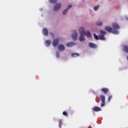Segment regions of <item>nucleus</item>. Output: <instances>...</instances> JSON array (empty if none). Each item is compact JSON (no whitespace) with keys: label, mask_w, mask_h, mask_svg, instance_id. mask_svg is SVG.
Instances as JSON below:
<instances>
[{"label":"nucleus","mask_w":128,"mask_h":128,"mask_svg":"<svg viewBox=\"0 0 128 128\" xmlns=\"http://www.w3.org/2000/svg\"><path fill=\"white\" fill-rule=\"evenodd\" d=\"M50 34L52 36L53 38H54V33L50 32Z\"/></svg>","instance_id":"27"},{"label":"nucleus","mask_w":128,"mask_h":128,"mask_svg":"<svg viewBox=\"0 0 128 128\" xmlns=\"http://www.w3.org/2000/svg\"><path fill=\"white\" fill-rule=\"evenodd\" d=\"M43 34L46 36H48V30L46 28H44L42 30Z\"/></svg>","instance_id":"11"},{"label":"nucleus","mask_w":128,"mask_h":128,"mask_svg":"<svg viewBox=\"0 0 128 128\" xmlns=\"http://www.w3.org/2000/svg\"><path fill=\"white\" fill-rule=\"evenodd\" d=\"M79 32L80 34H86V31H84V28L82 27H80L79 29Z\"/></svg>","instance_id":"10"},{"label":"nucleus","mask_w":128,"mask_h":128,"mask_svg":"<svg viewBox=\"0 0 128 128\" xmlns=\"http://www.w3.org/2000/svg\"><path fill=\"white\" fill-rule=\"evenodd\" d=\"M79 40L80 42H84V40H86V38H84V34H80L79 38Z\"/></svg>","instance_id":"12"},{"label":"nucleus","mask_w":128,"mask_h":128,"mask_svg":"<svg viewBox=\"0 0 128 128\" xmlns=\"http://www.w3.org/2000/svg\"><path fill=\"white\" fill-rule=\"evenodd\" d=\"M45 44L46 46H50V44H52V42L50 40H47L45 42Z\"/></svg>","instance_id":"16"},{"label":"nucleus","mask_w":128,"mask_h":128,"mask_svg":"<svg viewBox=\"0 0 128 128\" xmlns=\"http://www.w3.org/2000/svg\"><path fill=\"white\" fill-rule=\"evenodd\" d=\"M102 92H104V94H106L108 92V91L110 90L108 88H102Z\"/></svg>","instance_id":"14"},{"label":"nucleus","mask_w":128,"mask_h":128,"mask_svg":"<svg viewBox=\"0 0 128 128\" xmlns=\"http://www.w3.org/2000/svg\"><path fill=\"white\" fill-rule=\"evenodd\" d=\"M60 40H58V38H56L54 39L52 42L53 46H56L58 44Z\"/></svg>","instance_id":"6"},{"label":"nucleus","mask_w":128,"mask_h":128,"mask_svg":"<svg viewBox=\"0 0 128 128\" xmlns=\"http://www.w3.org/2000/svg\"><path fill=\"white\" fill-rule=\"evenodd\" d=\"M112 28L106 26L105 27V30L108 32L114 34H118V30H120V26L117 23H113L112 24Z\"/></svg>","instance_id":"1"},{"label":"nucleus","mask_w":128,"mask_h":128,"mask_svg":"<svg viewBox=\"0 0 128 128\" xmlns=\"http://www.w3.org/2000/svg\"><path fill=\"white\" fill-rule=\"evenodd\" d=\"M56 56L58 58H60V53L58 52H56Z\"/></svg>","instance_id":"25"},{"label":"nucleus","mask_w":128,"mask_h":128,"mask_svg":"<svg viewBox=\"0 0 128 128\" xmlns=\"http://www.w3.org/2000/svg\"><path fill=\"white\" fill-rule=\"evenodd\" d=\"M88 46L92 48H98V46H96V44L92 42H89Z\"/></svg>","instance_id":"9"},{"label":"nucleus","mask_w":128,"mask_h":128,"mask_svg":"<svg viewBox=\"0 0 128 128\" xmlns=\"http://www.w3.org/2000/svg\"><path fill=\"white\" fill-rule=\"evenodd\" d=\"M72 58H76L77 56H80V54L78 53H74L72 54Z\"/></svg>","instance_id":"18"},{"label":"nucleus","mask_w":128,"mask_h":128,"mask_svg":"<svg viewBox=\"0 0 128 128\" xmlns=\"http://www.w3.org/2000/svg\"><path fill=\"white\" fill-rule=\"evenodd\" d=\"M72 8V5H69L68 8L66 10H64V12H62L63 14L64 15L66 14L68 10H70V8Z\"/></svg>","instance_id":"7"},{"label":"nucleus","mask_w":128,"mask_h":128,"mask_svg":"<svg viewBox=\"0 0 128 128\" xmlns=\"http://www.w3.org/2000/svg\"><path fill=\"white\" fill-rule=\"evenodd\" d=\"M72 39L73 40H78V32L74 31L72 34Z\"/></svg>","instance_id":"5"},{"label":"nucleus","mask_w":128,"mask_h":128,"mask_svg":"<svg viewBox=\"0 0 128 128\" xmlns=\"http://www.w3.org/2000/svg\"><path fill=\"white\" fill-rule=\"evenodd\" d=\"M97 26H102V22H98L96 23Z\"/></svg>","instance_id":"24"},{"label":"nucleus","mask_w":128,"mask_h":128,"mask_svg":"<svg viewBox=\"0 0 128 128\" xmlns=\"http://www.w3.org/2000/svg\"><path fill=\"white\" fill-rule=\"evenodd\" d=\"M112 98V96H110L108 97V102H110V100Z\"/></svg>","instance_id":"23"},{"label":"nucleus","mask_w":128,"mask_h":128,"mask_svg":"<svg viewBox=\"0 0 128 128\" xmlns=\"http://www.w3.org/2000/svg\"><path fill=\"white\" fill-rule=\"evenodd\" d=\"M58 50L60 52H64V50L65 48H64V46L62 44H60L58 46Z\"/></svg>","instance_id":"8"},{"label":"nucleus","mask_w":128,"mask_h":128,"mask_svg":"<svg viewBox=\"0 0 128 128\" xmlns=\"http://www.w3.org/2000/svg\"><path fill=\"white\" fill-rule=\"evenodd\" d=\"M62 6V4L61 3H58L56 4L53 8V10L54 12H58L60 8V7Z\"/></svg>","instance_id":"4"},{"label":"nucleus","mask_w":128,"mask_h":128,"mask_svg":"<svg viewBox=\"0 0 128 128\" xmlns=\"http://www.w3.org/2000/svg\"><path fill=\"white\" fill-rule=\"evenodd\" d=\"M84 36H86L88 38H90V32L89 31L85 32V34H84Z\"/></svg>","instance_id":"17"},{"label":"nucleus","mask_w":128,"mask_h":128,"mask_svg":"<svg viewBox=\"0 0 128 128\" xmlns=\"http://www.w3.org/2000/svg\"><path fill=\"white\" fill-rule=\"evenodd\" d=\"M124 50L126 52L128 53V46H124Z\"/></svg>","instance_id":"20"},{"label":"nucleus","mask_w":128,"mask_h":128,"mask_svg":"<svg viewBox=\"0 0 128 128\" xmlns=\"http://www.w3.org/2000/svg\"><path fill=\"white\" fill-rule=\"evenodd\" d=\"M101 100V106H104L106 104V96L104 95H100V96Z\"/></svg>","instance_id":"3"},{"label":"nucleus","mask_w":128,"mask_h":128,"mask_svg":"<svg viewBox=\"0 0 128 128\" xmlns=\"http://www.w3.org/2000/svg\"><path fill=\"white\" fill-rule=\"evenodd\" d=\"M76 46L75 42H70L68 43H67L66 46L68 48H70V46Z\"/></svg>","instance_id":"13"},{"label":"nucleus","mask_w":128,"mask_h":128,"mask_svg":"<svg viewBox=\"0 0 128 128\" xmlns=\"http://www.w3.org/2000/svg\"><path fill=\"white\" fill-rule=\"evenodd\" d=\"M93 110H94V112H100V110H102L100 108L98 107V106H94L92 108Z\"/></svg>","instance_id":"15"},{"label":"nucleus","mask_w":128,"mask_h":128,"mask_svg":"<svg viewBox=\"0 0 128 128\" xmlns=\"http://www.w3.org/2000/svg\"><path fill=\"white\" fill-rule=\"evenodd\" d=\"M49 2L51 4H56V0H50Z\"/></svg>","instance_id":"22"},{"label":"nucleus","mask_w":128,"mask_h":128,"mask_svg":"<svg viewBox=\"0 0 128 128\" xmlns=\"http://www.w3.org/2000/svg\"><path fill=\"white\" fill-rule=\"evenodd\" d=\"M100 34L99 35V38L98 36H96V34H94V38L96 40H106V37H104V35L106 34V32L104 30H100Z\"/></svg>","instance_id":"2"},{"label":"nucleus","mask_w":128,"mask_h":128,"mask_svg":"<svg viewBox=\"0 0 128 128\" xmlns=\"http://www.w3.org/2000/svg\"><path fill=\"white\" fill-rule=\"evenodd\" d=\"M62 114H64V116H68V112H62Z\"/></svg>","instance_id":"26"},{"label":"nucleus","mask_w":128,"mask_h":128,"mask_svg":"<svg viewBox=\"0 0 128 128\" xmlns=\"http://www.w3.org/2000/svg\"><path fill=\"white\" fill-rule=\"evenodd\" d=\"M99 8H100V5H97L96 6H95L94 8V10H98Z\"/></svg>","instance_id":"21"},{"label":"nucleus","mask_w":128,"mask_h":128,"mask_svg":"<svg viewBox=\"0 0 128 128\" xmlns=\"http://www.w3.org/2000/svg\"><path fill=\"white\" fill-rule=\"evenodd\" d=\"M62 120H58V126L60 128H62Z\"/></svg>","instance_id":"19"}]
</instances>
